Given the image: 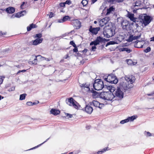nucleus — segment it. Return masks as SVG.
Returning a JSON list of instances; mask_svg holds the SVG:
<instances>
[{"label":"nucleus","mask_w":154,"mask_h":154,"mask_svg":"<svg viewBox=\"0 0 154 154\" xmlns=\"http://www.w3.org/2000/svg\"><path fill=\"white\" fill-rule=\"evenodd\" d=\"M100 97L105 100H111L114 97V94L110 92H103L100 94Z\"/></svg>","instance_id":"nucleus-1"},{"label":"nucleus","mask_w":154,"mask_h":154,"mask_svg":"<svg viewBox=\"0 0 154 154\" xmlns=\"http://www.w3.org/2000/svg\"><path fill=\"white\" fill-rule=\"evenodd\" d=\"M103 87V82L100 79L96 80L93 84V87L96 90H101Z\"/></svg>","instance_id":"nucleus-2"},{"label":"nucleus","mask_w":154,"mask_h":154,"mask_svg":"<svg viewBox=\"0 0 154 154\" xmlns=\"http://www.w3.org/2000/svg\"><path fill=\"white\" fill-rule=\"evenodd\" d=\"M117 87L125 91L126 90L132 87V85H130L124 80L121 82Z\"/></svg>","instance_id":"nucleus-3"},{"label":"nucleus","mask_w":154,"mask_h":154,"mask_svg":"<svg viewBox=\"0 0 154 154\" xmlns=\"http://www.w3.org/2000/svg\"><path fill=\"white\" fill-rule=\"evenodd\" d=\"M152 19L151 17L149 16H144L141 17L140 22L143 25L146 26L150 23Z\"/></svg>","instance_id":"nucleus-4"},{"label":"nucleus","mask_w":154,"mask_h":154,"mask_svg":"<svg viewBox=\"0 0 154 154\" xmlns=\"http://www.w3.org/2000/svg\"><path fill=\"white\" fill-rule=\"evenodd\" d=\"M104 79L107 82L111 83L116 84L118 82V80L116 78V76L113 74L109 75L107 78H104Z\"/></svg>","instance_id":"nucleus-5"},{"label":"nucleus","mask_w":154,"mask_h":154,"mask_svg":"<svg viewBox=\"0 0 154 154\" xmlns=\"http://www.w3.org/2000/svg\"><path fill=\"white\" fill-rule=\"evenodd\" d=\"M125 91L117 87L115 92V97H117L119 99H121L124 97V92Z\"/></svg>","instance_id":"nucleus-6"},{"label":"nucleus","mask_w":154,"mask_h":154,"mask_svg":"<svg viewBox=\"0 0 154 154\" xmlns=\"http://www.w3.org/2000/svg\"><path fill=\"white\" fill-rule=\"evenodd\" d=\"M115 34V29L113 27L108 29L106 31H104L103 32L104 36L108 38L112 36Z\"/></svg>","instance_id":"nucleus-7"},{"label":"nucleus","mask_w":154,"mask_h":154,"mask_svg":"<svg viewBox=\"0 0 154 154\" xmlns=\"http://www.w3.org/2000/svg\"><path fill=\"white\" fill-rule=\"evenodd\" d=\"M66 103L69 105L73 106L76 109H78L79 108V104L75 101L72 98L69 99Z\"/></svg>","instance_id":"nucleus-8"},{"label":"nucleus","mask_w":154,"mask_h":154,"mask_svg":"<svg viewBox=\"0 0 154 154\" xmlns=\"http://www.w3.org/2000/svg\"><path fill=\"white\" fill-rule=\"evenodd\" d=\"M121 23L123 29L127 31L130 30L131 29V25L128 21L126 20H123L122 22Z\"/></svg>","instance_id":"nucleus-9"},{"label":"nucleus","mask_w":154,"mask_h":154,"mask_svg":"<svg viewBox=\"0 0 154 154\" xmlns=\"http://www.w3.org/2000/svg\"><path fill=\"white\" fill-rule=\"evenodd\" d=\"M135 78L133 75L125 76V80L130 85H131L134 82Z\"/></svg>","instance_id":"nucleus-10"},{"label":"nucleus","mask_w":154,"mask_h":154,"mask_svg":"<svg viewBox=\"0 0 154 154\" xmlns=\"http://www.w3.org/2000/svg\"><path fill=\"white\" fill-rule=\"evenodd\" d=\"M103 39L100 36L97 37L96 39L94 41L91 42L90 45H96L99 44L100 43L103 42Z\"/></svg>","instance_id":"nucleus-11"},{"label":"nucleus","mask_w":154,"mask_h":154,"mask_svg":"<svg viewBox=\"0 0 154 154\" xmlns=\"http://www.w3.org/2000/svg\"><path fill=\"white\" fill-rule=\"evenodd\" d=\"M103 39L100 36L97 37L96 39L94 41L91 42L90 45H96L99 44L100 43L103 42Z\"/></svg>","instance_id":"nucleus-12"},{"label":"nucleus","mask_w":154,"mask_h":154,"mask_svg":"<svg viewBox=\"0 0 154 154\" xmlns=\"http://www.w3.org/2000/svg\"><path fill=\"white\" fill-rule=\"evenodd\" d=\"M72 23V24L74 27L77 29L80 28L81 26L80 22L77 20H74L71 21Z\"/></svg>","instance_id":"nucleus-13"},{"label":"nucleus","mask_w":154,"mask_h":154,"mask_svg":"<svg viewBox=\"0 0 154 154\" xmlns=\"http://www.w3.org/2000/svg\"><path fill=\"white\" fill-rule=\"evenodd\" d=\"M90 103L91 105H93L94 106L100 108H101L104 106L103 104L100 103L98 101L95 100H93L92 102Z\"/></svg>","instance_id":"nucleus-14"},{"label":"nucleus","mask_w":154,"mask_h":154,"mask_svg":"<svg viewBox=\"0 0 154 154\" xmlns=\"http://www.w3.org/2000/svg\"><path fill=\"white\" fill-rule=\"evenodd\" d=\"M109 18L108 17H105L100 20L99 21V25L101 26H102L105 25L108 22Z\"/></svg>","instance_id":"nucleus-15"},{"label":"nucleus","mask_w":154,"mask_h":154,"mask_svg":"<svg viewBox=\"0 0 154 154\" xmlns=\"http://www.w3.org/2000/svg\"><path fill=\"white\" fill-rule=\"evenodd\" d=\"M80 86L83 90H85L86 91L88 92L90 91L89 85L88 84H87L86 83L82 84H80Z\"/></svg>","instance_id":"nucleus-16"},{"label":"nucleus","mask_w":154,"mask_h":154,"mask_svg":"<svg viewBox=\"0 0 154 154\" xmlns=\"http://www.w3.org/2000/svg\"><path fill=\"white\" fill-rule=\"evenodd\" d=\"M100 29V28L99 27L92 28V27L91 26L89 29V31L92 34L96 35L97 33L99 31Z\"/></svg>","instance_id":"nucleus-17"},{"label":"nucleus","mask_w":154,"mask_h":154,"mask_svg":"<svg viewBox=\"0 0 154 154\" xmlns=\"http://www.w3.org/2000/svg\"><path fill=\"white\" fill-rule=\"evenodd\" d=\"M85 110L87 113L91 114L93 111V109L92 107L90 106L89 105H87L85 108Z\"/></svg>","instance_id":"nucleus-18"},{"label":"nucleus","mask_w":154,"mask_h":154,"mask_svg":"<svg viewBox=\"0 0 154 154\" xmlns=\"http://www.w3.org/2000/svg\"><path fill=\"white\" fill-rule=\"evenodd\" d=\"M43 41V38H37L35 40H32V44L34 45H36L41 43Z\"/></svg>","instance_id":"nucleus-19"},{"label":"nucleus","mask_w":154,"mask_h":154,"mask_svg":"<svg viewBox=\"0 0 154 154\" xmlns=\"http://www.w3.org/2000/svg\"><path fill=\"white\" fill-rule=\"evenodd\" d=\"M140 34L138 36H133V35H130L129 38L128 39V41L129 42H132L133 40L137 39L140 38Z\"/></svg>","instance_id":"nucleus-20"},{"label":"nucleus","mask_w":154,"mask_h":154,"mask_svg":"<svg viewBox=\"0 0 154 154\" xmlns=\"http://www.w3.org/2000/svg\"><path fill=\"white\" fill-rule=\"evenodd\" d=\"M134 47L138 48H142L143 45L141 44V42L139 41H137L135 42V43L134 44Z\"/></svg>","instance_id":"nucleus-21"},{"label":"nucleus","mask_w":154,"mask_h":154,"mask_svg":"<svg viewBox=\"0 0 154 154\" xmlns=\"http://www.w3.org/2000/svg\"><path fill=\"white\" fill-rule=\"evenodd\" d=\"M128 17L131 20L135 22L136 20V19L134 17V14L131 13L129 12H128L127 14Z\"/></svg>","instance_id":"nucleus-22"},{"label":"nucleus","mask_w":154,"mask_h":154,"mask_svg":"<svg viewBox=\"0 0 154 154\" xmlns=\"http://www.w3.org/2000/svg\"><path fill=\"white\" fill-rule=\"evenodd\" d=\"M26 14V11H24L19 13H17L15 14L16 17L19 18L20 17L23 16Z\"/></svg>","instance_id":"nucleus-23"},{"label":"nucleus","mask_w":154,"mask_h":154,"mask_svg":"<svg viewBox=\"0 0 154 154\" xmlns=\"http://www.w3.org/2000/svg\"><path fill=\"white\" fill-rule=\"evenodd\" d=\"M15 9L14 8L12 7L8 8L6 10V11L9 14L13 13L15 12Z\"/></svg>","instance_id":"nucleus-24"},{"label":"nucleus","mask_w":154,"mask_h":154,"mask_svg":"<svg viewBox=\"0 0 154 154\" xmlns=\"http://www.w3.org/2000/svg\"><path fill=\"white\" fill-rule=\"evenodd\" d=\"M50 112L54 115H56L60 113V111L58 110L52 109L50 111Z\"/></svg>","instance_id":"nucleus-25"},{"label":"nucleus","mask_w":154,"mask_h":154,"mask_svg":"<svg viewBox=\"0 0 154 154\" xmlns=\"http://www.w3.org/2000/svg\"><path fill=\"white\" fill-rule=\"evenodd\" d=\"M37 27L36 25L35 24L32 23L30 25L27 27V30L28 31H29L31 30L32 29L35 28Z\"/></svg>","instance_id":"nucleus-26"},{"label":"nucleus","mask_w":154,"mask_h":154,"mask_svg":"<svg viewBox=\"0 0 154 154\" xmlns=\"http://www.w3.org/2000/svg\"><path fill=\"white\" fill-rule=\"evenodd\" d=\"M137 116H133L131 117H128L127 119L128 120V122H131L134 121V119H137Z\"/></svg>","instance_id":"nucleus-27"},{"label":"nucleus","mask_w":154,"mask_h":154,"mask_svg":"<svg viewBox=\"0 0 154 154\" xmlns=\"http://www.w3.org/2000/svg\"><path fill=\"white\" fill-rule=\"evenodd\" d=\"M107 89L109 91V92H113L116 90V88L112 86H109L107 87Z\"/></svg>","instance_id":"nucleus-28"},{"label":"nucleus","mask_w":154,"mask_h":154,"mask_svg":"<svg viewBox=\"0 0 154 154\" xmlns=\"http://www.w3.org/2000/svg\"><path fill=\"white\" fill-rule=\"evenodd\" d=\"M38 56H40V55H38V56H35V58L34 59L33 61H29V63L30 64H37V57Z\"/></svg>","instance_id":"nucleus-29"},{"label":"nucleus","mask_w":154,"mask_h":154,"mask_svg":"<svg viewBox=\"0 0 154 154\" xmlns=\"http://www.w3.org/2000/svg\"><path fill=\"white\" fill-rule=\"evenodd\" d=\"M108 149L109 148L108 147H105L101 151H98L97 152V153L98 154H99L100 153H102L103 152H105L106 151L109 150V149Z\"/></svg>","instance_id":"nucleus-30"},{"label":"nucleus","mask_w":154,"mask_h":154,"mask_svg":"<svg viewBox=\"0 0 154 154\" xmlns=\"http://www.w3.org/2000/svg\"><path fill=\"white\" fill-rule=\"evenodd\" d=\"M27 94H21L20 95V100H23L25 99V97L26 96Z\"/></svg>","instance_id":"nucleus-31"},{"label":"nucleus","mask_w":154,"mask_h":154,"mask_svg":"<svg viewBox=\"0 0 154 154\" xmlns=\"http://www.w3.org/2000/svg\"><path fill=\"white\" fill-rule=\"evenodd\" d=\"M114 10V8L112 7H110L109 9H107L106 14H109L112 11H113Z\"/></svg>","instance_id":"nucleus-32"},{"label":"nucleus","mask_w":154,"mask_h":154,"mask_svg":"<svg viewBox=\"0 0 154 154\" xmlns=\"http://www.w3.org/2000/svg\"><path fill=\"white\" fill-rule=\"evenodd\" d=\"M63 19L64 22H66L67 20H70V19L69 17L68 16H64L63 17Z\"/></svg>","instance_id":"nucleus-33"},{"label":"nucleus","mask_w":154,"mask_h":154,"mask_svg":"<svg viewBox=\"0 0 154 154\" xmlns=\"http://www.w3.org/2000/svg\"><path fill=\"white\" fill-rule=\"evenodd\" d=\"M88 2L86 0H83L81 2V3L84 6H86L88 4Z\"/></svg>","instance_id":"nucleus-34"},{"label":"nucleus","mask_w":154,"mask_h":154,"mask_svg":"<svg viewBox=\"0 0 154 154\" xmlns=\"http://www.w3.org/2000/svg\"><path fill=\"white\" fill-rule=\"evenodd\" d=\"M128 122V119H125L122 120L120 122V123L121 124H124L125 123H127Z\"/></svg>","instance_id":"nucleus-35"},{"label":"nucleus","mask_w":154,"mask_h":154,"mask_svg":"<svg viewBox=\"0 0 154 154\" xmlns=\"http://www.w3.org/2000/svg\"><path fill=\"white\" fill-rule=\"evenodd\" d=\"M144 133L145 135L147 137H149L152 136L151 134L149 132L145 131Z\"/></svg>","instance_id":"nucleus-36"},{"label":"nucleus","mask_w":154,"mask_h":154,"mask_svg":"<svg viewBox=\"0 0 154 154\" xmlns=\"http://www.w3.org/2000/svg\"><path fill=\"white\" fill-rule=\"evenodd\" d=\"M127 62L128 64L129 65H132L133 64V61L131 60H127Z\"/></svg>","instance_id":"nucleus-37"},{"label":"nucleus","mask_w":154,"mask_h":154,"mask_svg":"<svg viewBox=\"0 0 154 154\" xmlns=\"http://www.w3.org/2000/svg\"><path fill=\"white\" fill-rule=\"evenodd\" d=\"M118 43L117 42H116L114 41H111L109 42L107 44H108L109 45H114Z\"/></svg>","instance_id":"nucleus-38"},{"label":"nucleus","mask_w":154,"mask_h":154,"mask_svg":"<svg viewBox=\"0 0 154 154\" xmlns=\"http://www.w3.org/2000/svg\"><path fill=\"white\" fill-rule=\"evenodd\" d=\"M150 47H148L144 50V51L146 53H147L150 51Z\"/></svg>","instance_id":"nucleus-39"},{"label":"nucleus","mask_w":154,"mask_h":154,"mask_svg":"<svg viewBox=\"0 0 154 154\" xmlns=\"http://www.w3.org/2000/svg\"><path fill=\"white\" fill-rule=\"evenodd\" d=\"M42 34H41L40 33H39V34H37L35 35V37L38 38H41L42 37Z\"/></svg>","instance_id":"nucleus-40"},{"label":"nucleus","mask_w":154,"mask_h":154,"mask_svg":"<svg viewBox=\"0 0 154 154\" xmlns=\"http://www.w3.org/2000/svg\"><path fill=\"white\" fill-rule=\"evenodd\" d=\"M0 77V84H1L2 83L3 80L5 77L4 76H1Z\"/></svg>","instance_id":"nucleus-41"},{"label":"nucleus","mask_w":154,"mask_h":154,"mask_svg":"<svg viewBox=\"0 0 154 154\" xmlns=\"http://www.w3.org/2000/svg\"><path fill=\"white\" fill-rule=\"evenodd\" d=\"M125 51H126L128 53H130L132 51V50L130 49L126 48Z\"/></svg>","instance_id":"nucleus-42"},{"label":"nucleus","mask_w":154,"mask_h":154,"mask_svg":"<svg viewBox=\"0 0 154 154\" xmlns=\"http://www.w3.org/2000/svg\"><path fill=\"white\" fill-rule=\"evenodd\" d=\"M97 93L96 92H93L92 94V96L94 98H95L97 96Z\"/></svg>","instance_id":"nucleus-43"},{"label":"nucleus","mask_w":154,"mask_h":154,"mask_svg":"<svg viewBox=\"0 0 154 154\" xmlns=\"http://www.w3.org/2000/svg\"><path fill=\"white\" fill-rule=\"evenodd\" d=\"M126 48H122L119 49V51H125Z\"/></svg>","instance_id":"nucleus-44"},{"label":"nucleus","mask_w":154,"mask_h":154,"mask_svg":"<svg viewBox=\"0 0 154 154\" xmlns=\"http://www.w3.org/2000/svg\"><path fill=\"white\" fill-rule=\"evenodd\" d=\"M106 7L104 6V5L103 4L100 7V9L103 10Z\"/></svg>","instance_id":"nucleus-45"},{"label":"nucleus","mask_w":154,"mask_h":154,"mask_svg":"<svg viewBox=\"0 0 154 154\" xmlns=\"http://www.w3.org/2000/svg\"><path fill=\"white\" fill-rule=\"evenodd\" d=\"M70 44L72 45L74 47H75L76 45L73 41H71L70 42Z\"/></svg>","instance_id":"nucleus-46"},{"label":"nucleus","mask_w":154,"mask_h":154,"mask_svg":"<svg viewBox=\"0 0 154 154\" xmlns=\"http://www.w3.org/2000/svg\"><path fill=\"white\" fill-rule=\"evenodd\" d=\"M15 87L13 86V87H12L10 88L9 90V91H14L15 90Z\"/></svg>","instance_id":"nucleus-47"},{"label":"nucleus","mask_w":154,"mask_h":154,"mask_svg":"<svg viewBox=\"0 0 154 154\" xmlns=\"http://www.w3.org/2000/svg\"><path fill=\"white\" fill-rule=\"evenodd\" d=\"M26 104L29 106H31L33 105V103L31 102H28L26 103Z\"/></svg>","instance_id":"nucleus-48"},{"label":"nucleus","mask_w":154,"mask_h":154,"mask_svg":"<svg viewBox=\"0 0 154 154\" xmlns=\"http://www.w3.org/2000/svg\"><path fill=\"white\" fill-rule=\"evenodd\" d=\"M66 116L68 117L69 118H71L72 117V114L68 113L66 114Z\"/></svg>","instance_id":"nucleus-49"},{"label":"nucleus","mask_w":154,"mask_h":154,"mask_svg":"<svg viewBox=\"0 0 154 154\" xmlns=\"http://www.w3.org/2000/svg\"><path fill=\"white\" fill-rule=\"evenodd\" d=\"M57 22L59 23H62L64 22L63 20V19L62 18L61 19H59L57 20Z\"/></svg>","instance_id":"nucleus-50"},{"label":"nucleus","mask_w":154,"mask_h":154,"mask_svg":"<svg viewBox=\"0 0 154 154\" xmlns=\"http://www.w3.org/2000/svg\"><path fill=\"white\" fill-rule=\"evenodd\" d=\"M147 95L149 96H153L154 95V91L152 92L150 94H147Z\"/></svg>","instance_id":"nucleus-51"},{"label":"nucleus","mask_w":154,"mask_h":154,"mask_svg":"<svg viewBox=\"0 0 154 154\" xmlns=\"http://www.w3.org/2000/svg\"><path fill=\"white\" fill-rule=\"evenodd\" d=\"M75 48L73 49V51L74 52H77L78 51V48L77 47L75 46V47H74Z\"/></svg>","instance_id":"nucleus-52"},{"label":"nucleus","mask_w":154,"mask_h":154,"mask_svg":"<svg viewBox=\"0 0 154 154\" xmlns=\"http://www.w3.org/2000/svg\"><path fill=\"white\" fill-rule=\"evenodd\" d=\"M95 46L96 45H94V46H93L92 47V48H91V50L92 51H95V50L96 49V47Z\"/></svg>","instance_id":"nucleus-53"},{"label":"nucleus","mask_w":154,"mask_h":154,"mask_svg":"<svg viewBox=\"0 0 154 154\" xmlns=\"http://www.w3.org/2000/svg\"><path fill=\"white\" fill-rule=\"evenodd\" d=\"M65 3H61L60 4V5L61 7H63L65 6Z\"/></svg>","instance_id":"nucleus-54"},{"label":"nucleus","mask_w":154,"mask_h":154,"mask_svg":"<svg viewBox=\"0 0 154 154\" xmlns=\"http://www.w3.org/2000/svg\"><path fill=\"white\" fill-rule=\"evenodd\" d=\"M65 4H67L68 5H70L71 4V2L70 1H67L65 2Z\"/></svg>","instance_id":"nucleus-55"},{"label":"nucleus","mask_w":154,"mask_h":154,"mask_svg":"<svg viewBox=\"0 0 154 154\" xmlns=\"http://www.w3.org/2000/svg\"><path fill=\"white\" fill-rule=\"evenodd\" d=\"M140 5V3H138V2H136L135 3V5H134V6H139Z\"/></svg>","instance_id":"nucleus-56"},{"label":"nucleus","mask_w":154,"mask_h":154,"mask_svg":"<svg viewBox=\"0 0 154 154\" xmlns=\"http://www.w3.org/2000/svg\"><path fill=\"white\" fill-rule=\"evenodd\" d=\"M16 17L15 14H13L11 17V19H13L14 18Z\"/></svg>","instance_id":"nucleus-57"},{"label":"nucleus","mask_w":154,"mask_h":154,"mask_svg":"<svg viewBox=\"0 0 154 154\" xmlns=\"http://www.w3.org/2000/svg\"><path fill=\"white\" fill-rule=\"evenodd\" d=\"M53 17V14L52 13H51L49 15V17L50 18H51Z\"/></svg>","instance_id":"nucleus-58"},{"label":"nucleus","mask_w":154,"mask_h":154,"mask_svg":"<svg viewBox=\"0 0 154 154\" xmlns=\"http://www.w3.org/2000/svg\"><path fill=\"white\" fill-rule=\"evenodd\" d=\"M108 2H109L111 3H112L114 1H115L116 0H107Z\"/></svg>","instance_id":"nucleus-59"},{"label":"nucleus","mask_w":154,"mask_h":154,"mask_svg":"<svg viewBox=\"0 0 154 154\" xmlns=\"http://www.w3.org/2000/svg\"><path fill=\"white\" fill-rule=\"evenodd\" d=\"M116 1L118 2H123V0H116Z\"/></svg>","instance_id":"nucleus-60"},{"label":"nucleus","mask_w":154,"mask_h":154,"mask_svg":"<svg viewBox=\"0 0 154 154\" xmlns=\"http://www.w3.org/2000/svg\"><path fill=\"white\" fill-rule=\"evenodd\" d=\"M150 39V41L151 42H152V41L154 42V36L152 37Z\"/></svg>","instance_id":"nucleus-61"},{"label":"nucleus","mask_w":154,"mask_h":154,"mask_svg":"<svg viewBox=\"0 0 154 154\" xmlns=\"http://www.w3.org/2000/svg\"><path fill=\"white\" fill-rule=\"evenodd\" d=\"M97 0H91V2L92 3H95L96 1H97Z\"/></svg>","instance_id":"nucleus-62"},{"label":"nucleus","mask_w":154,"mask_h":154,"mask_svg":"<svg viewBox=\"0 0 154 154\" xmlns=\"http://www.w3.org/2000/svg\"><path fill=\"white\" fill-rule=\"evenodd\" d=\"M24 4V2H23V4H22L21 5V6H20V8H21L22 9H23V4Z\"/></svg>","instance_id":"nucleus-63"},{"label":"nucleus","mask_w":154,"mask_h":154,"mask_svg":"<svg viewBox=\"0 0 154 154\" xmlns=\"http://www.w3.org/2000/svg\"><path fill=\"white\" fill-rule=\"evenodd\" d=\"M86 128L87 129H88L90 128V126H88L86 127Z\"/></svg>","instance_id":"nucleus-64"}]
</instances>
